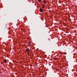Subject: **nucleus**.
Wrapping results in <instances>:
<instances>
[{
  "mask_svg": "<svg viewBox=\"0 0 77 77\" xmlns=\"http://www.w3.org/2000/svg\"><path fill=\"white\" fill-rule=\"evenodd\" d=\"M40 11H41V12H43V9L42 8H40Z\"/></svg>",
  "mask_w": 77,
  "mask_h": 77,
  "instance_id": "obj_1",
  "label": "nucleus"
},
{
  "mask_svg": "<svg viewBox=\"0 0 77 77\" xmlns=\"http://www.w3.org/2000/svg\"><path fill=\"white\" fill-rule=\"evenodd\" d=\"M29 48H27V49H26V51H27V52H28V51H29Z\"/></svg>",
  "mask_w": 77,
  "mask_h": 77,
  "instance_id": "obj_2",
  "label": "nucleus"
},
{
  "mask_svg": "<svg viewBox=\"0 0 77 77\" xmlns=\"http://www.w3.org/2000/svg\"><path fill=\"white\" fill-rule=\"evenodd\" d=\"M43 3H45V4H46V3H47V2L45 1H43Z\"/></svg>",
  "mask_w": 77,
  "mask_h": 77,
  "instance_id": "obj_3",
  "label": "nucleus"
},
{
  "mask_svg": "<svg viewBox=\"0 0 77 77\" xmlns=\"http://www.w3.org/2000/svg\"><path fill=\"white\" fill-rule=\"evenodd\" d=\"M42 0H38V1L39 2H41Z\"/></svg>",
  "mask_w": 77,
  "mask_h": 77,
  "instance_id": "obj_4",
  "label": "nucleus"
},
{
  "mask_svg": "<svg viewBox=\"0 0 77 77\" xmlns=\"http://www.w3.org/2000/svg\"><path fill=\"white\" fill-rule=\"evenodd\" d=\"M4 62L5 63H6V60H4Z\"/></svg>",
  "mask_w": 77,
  "mask_h": 77,
  "instance_id": "obj_5",
  "label": "nucleus"
},
{
  "mask_svg": "<svg viewBox=\"0 0 77 77\" xmlns=\"http://www.w3.org/2000/svg\"><path fill=\"white\" fill-rule=\"evenodd\" d=\"M29 53H30V52H28L27 54L29 55Z\"/></svg>",
  "mask_w": 77,
  "mask_h": 77,
  "instance_id": "obj_6",
  "label": "nucleus"
},
{
  "mask_svg": "<svg viewBox=\"0 0 77 77\" xmlns=\"http://www.w3.org/2000/svg\"><path fill=\"white\" fill-rule=\"evenodd\" d=\"M42 6H43V7H45V5H42Z\"/></svg>",
  "mask_w": 77,
  "mask_h": 77,
  "instance_id": "obj_7",
  "label": "nucleus"
},
{
  "mask_svg": "<svg viewBox=\"0 0 77 77\" xmlns=\"http://www.w3.org/2000/svg\"><path fill=\"white\" fill-rule=\"evenodd\" d=\"M44 7H42V8H43V9L44 8Z\"/></svg>",
  "mask_w": 77,
  "mask_h": 77,
  "instance_id": "obj_8",
  "label": "nucleus"
},
{
  "mask_svg": "<svg viewBox=\"0 0 77 77\" xmlns=\"http://www.w3.org/2000/svg\"><path fill=\"white\" fill-rule=\"evenodd\" d=\"M29 43L30 44H31V43H30V42H29Z\"/></svg>",
  "mask_w": 77,
  "mask_h": 77,
  "instance_id": "obj_9",
  "label": "nucleus"
}]
</instances>
